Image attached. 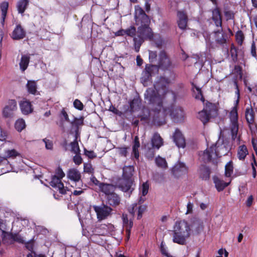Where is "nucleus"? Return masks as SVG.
I'll use <instances>...</instances> for the list:
<instances>
[{
    "instance_id": "51",
    "label": "nucleus",
    "mask_w": 257,
    "mask_h": 257,
    "mask_svg": "<svg viewBox=\"0 0 257 257\" xmlns=\"http://www.w3.org/2000/svg\"><path fill=\"white\" fill-rule=\"evenodd\" d=\"M149 60L151 62H154L157 60V52L156 51H149Z\"/></svg>"
},
{
    "instance_id": "2",
    "label": "nucleus",
    "mask_w": 257,
    "mask_h": 257,
    "mask_svg": "<svg viewBox=\"0 0 257 257\" xmlns=\"http://www.w3.org/2000/svg\"><path fill=\"white\" fill-rule=\"evenodd\" d=\"M135 9V18L136 24L138 26V31L136 32L135 27L132 26L125 30V34L134 37L135 50L138 52L144 40L152 39L153 34L152 29L149 27L150 20L148 16L139 6H136Z\"/></svg>"
},
{
    "instance_id": "49",
    "label": "nucleus",
    "mask_w": 257,
    "mask_h": 257,
    "mask_svg": "<svg viewBox=\"0 0 257 257\" xmlns=\"http://www.w3.org/2000/svg\"><path fill=\"white\" fill-rule=\"evenodd\" d=\"M230 53L233 60H236L237 57V49L233 44H232L230 49Z\"/></svg>"
},
{
    "instance_id": "9",
    "label": "nucleus",
    "mask_w": 257,
    "mask_h": 257,
    "mask_svg": "<svg viewBox=\"0 0 257 257\" xmlns=\"http://www.w3.org/2000/svg\"><path fill=\"white\" fill-rule=\"evenodd\" d=\"M17 102L15 100H9L3 110V115L5 117H11L17 110Z\"/></svg>"
},
{
    "instance_id": "13",
    "label": "nucleus",
    "mask_w": 257,
    "mask_h": 257,
    "mask_svg": "<svg viewBox=\"0 0 257 257\" xmlns=\"http://www.w3.org/2000/svg\"><path fill=\"white\" fill-rule=\"evenodd\" d=\"M67 177L71 180L73 181L75 184V187L78 186H83L82 181H80L81 175L80 172L76 169L73 168L70 169L67 173Z\"/></svg>"
},
{
    "instance_id": "57",
    "label": "nucleus",
    "mask_w": 257,
    "mask_h": 257,
    "mask_svg": "<svg viewBox=\"0 0 257 257\" xmlns=\"http://www.w3.org/2000/svg\"><path fill=\"white\" fill-rule=\"evenodd\" d=\"M45 144V147L48 150H52L53 148V143L51 141L44 139L43 140Z\"/></svg>"
},
{
    "instance_id": "55",
    "label": "nucleus",
    "mask_w": 257,
    "mask_h": 257,
    "mask_svg": "<svg viewBox=\"0 0 257 257\" xmlns=\"http://www.w3.org/2000/svg\"><path fill=\"white\" fill-rule=\"evenodd\" d=\"M72 187H75L76 188H78L79 190H74L73 192H72V194L75 195V196H78V195H81V194H82L83 192H84V191L83 189H81V187H82V186H78V185L76 186V187H75V186H72Z\"/></svg>"
},
{
    "instance_id": "59",
    "label": "nucleus",
    "mask_w": 257,
    "mask_h": 257,
    "mask_svg": "<svg viewBox=\"0 0 257 257\" xmlns=\"http://www.w3.org/2000/svg\"><path fill=\"white\" fill-rule=\"evenodd\" d=\"M224 15L227 20H232L234 18V13L231 11H225L224 12Z\"/></svg>"
},
{
    "instance_id": "63",
    "label": "nucleus",
    "mask_w": 257,
    "mask_h": 257,
    "mask_svg": "<svg viewBox=\"0 0 257 257\" xmlns=\"http://www.w3.org/2000/svg\"><path fill=\"white\" fill-rule=\"evenodd\" d=\"M27 257H46L45 255L42 254H37L34 252H31L27 255Z\"/></svg>"
},
{
    "instance_id": "20",
    "label": "nucleus",
    "mask_w": 257,
    "mask_h": 257,
    "mask_svg": "<svg viewBox=\"0 0 257 257\" xmlns=\"http://www.w3.org/2000/svg\"><path fill=\"white\" fill-rule=\"evenodd\" d=\"M213 180L215 187L219 192L222 191L226 187L229 185L231 182L230 180L228 182H225L217 176L213 177Z\"/></svg>"
},
{
    "instance_id": "46",
    "label": "nucleus",
    "mask_w": 257,
    "mask_h": 257,
    "mask_svg": "<svg viewBox=\"0 0 257 257\" xmlns=\"http://www.w3.org/2000/svg\"><path fill=\"white\" fill-rule=\"evenodd\" d=\"M233 167L231 162L228 163L225 166V175L227 177L231 176L233 173Z\"/></svg>"
},
{
    "instance_id": "17",
    "label": "nucleus",
    "mask_w": 257,
    "mask_h": 257,
    "mask_svg": "<svg viewBox=\"0 0 257 257\" xmlns=\"http://www.w3.org/2000/svg\"><path fill=\"white\" fill-rule=\"evenodd\" d=\"M26 36V31L20 25H17L13 31L11 37L14 40L23 39Z\"/></svg>"
},
{
    "instance_id": "32",
    "label": "nucleus",
    "mask_w": 257,
    "mask_h": 257,
    "mask_svg": "<svg viewBox=\"0 0 257 257\" xmlns=\"http://www.w3.org/2000/svg\"><path fill=\"white\" fill-rule=\"evenodd\" d=\"M31 104L28 101H24L20 104V107L22 113L28 114L32 111Z\"/></svg>"
},
{
    "instance_id": "30",
    "label": "nucleus",
    "mask_w": 257,
    "mask_h": 257,
    "mask_svg": "<svg viewBox=\"0 0 257 257\" xmlns=\"http://www.w3.org/2000/svg\"><path fill=\"white\" fill-rule=\"evenodd\" d=\"M30 56L27 55H24L22 56L19 65L20 69L23 71H25L29 65L30 62Z\"/></svg>"
},
{
    "instance_id": "33",
    "label": "nucleus",
    "mask_w": 257,
    "mask_h": 257,
    "mask_svg": "<svg viewBox=\"0 0 257 257\" xmlns=\"http://www.w3.org/2000/svg\"><path fill=\"white\" fill-rule=\"evenodd\" d=\"M211 117L210 114L208 113L205 109H203L198 112L197 117L205 124L207 123Z\"/></svg>"
},
{
    "instance_id": "23",
    "label": "nucleus",
    "mask_w": 257,
    "mask_h": 257,
    "mask_svg": "<svg viewBox=\"0 0 257 257\" xmlns=\"http://www.w3.org/2000/svg\"><path fill=\"white\" fill-rule=\"evenodd\" d=\"M108 204L112 206H116L119 204L120 198L117 194L114 192L106 197Z\"/></svg>"
},
{
    "instance_id": "6",
    "label": "nucleus",
    "mask_w": 257,
    "mask_h": 257,
    "mask_svg": "<svg viewBox=\"0 0 257 257\" xmlns=\"http://www.w3.org/2000/svg\"><path fill=\"white\" fill-rule=\"evenodd\" d=\"M57 176L54 175L52 177L51 181L50 182V185L59 191L62 194L66 193V190L64 188L63 183L61 182V179L64 177L65 174L62 169L58 168L56 171Z\"/></svg>"
},
{
    "instance_id": "62",
    "label": "nucleus",
    "mask_w": 257,
    "mask_h": 257,
    "mask_svg": "<svg viewBox=\"0 0 257 257\" xmlns=\"http://www.w3.org/2000/svg\"><path fill=\"white\" fill-rule=\"evenodd\" d=\"M61 115L63 117L65 120L70 122L68 114L64 108L61 110Z\"/></svg>"
},
{
    "instance_id": "15",
    "label": "nucleus",
    "mask_w": 257,
    "mask_h": 257,
    "mask_svg": "<svg viewBox=\"0 0 257 257\" xmlns=\"http://www.w3.org/2000/svg\"><path fill=\"white\" fill-rule=\"evenodd\" d=\"M146 209V206L138 205L137 203L133 204L128 208L129 213L134 217L135 213H137V219H140L142 218L143 213Z\"/></svg>"
},
{
    "instance_id": "4",
    "label": "nucleus",
    "mask_w": 257,
    "mask_h": 257,
    "mask_svg": "<svg viewBox=\"0 0 257 257\" xmlns=\"http://www.w3.org/2000/svg\"><path fill=\"white\" fill-rule=\"evenodd\" d=\"M190 234L191 229L187 221L180 220L176 222L173 230L174 242L184 245Z\"/></svg>"
},
{
    "instance_id": "16",
    "label": "nucleus",
    "mask_w": 257,
    "mask_h": 257,
    "mask_svg": "<svg viewBox=\"0 0 257 257\" xmlns=\"http://www.w3.org/2000/svg\"><path fill=\"white\" fill-rule=\"evenodd\" d=\"M173 141L178 148H185L186 146L185 138L178 129H176L174 134Z\"/></svg>"
},
{
    "instance_id": "61",
    "label": "nucleus",
    "mask_w": 257,
    "mask_h": 257,
    "mask_svg": "<svg viewBox=\"0 0 257 257\" xmlns=\"http://www.w3.org/2000/svg\"><path fill=\"white\" fill-rule=\"evenodd\" d=\"M193 204L191 202H188L187 205L186 214H191L193 212Z\"/></svg>"
},
{
    "instance_id": "31",
    "label": "nucleus",
    "mask_w": 257,
    "mask_h": 257,
    "mask_svg": "<svg viewBox=\"0 0 257 257\" xmlns=\"http://www.w3.org/2000/svg\"><path fill=\"white\" fill-rule=\"evenodd\" d=\"M199 173L202 179L207 180L210 177V171L208 167L202 165L199 168Z\"/></svg>"
},
{
    "instance_id": "60",
    "label": "nucleus",
    "mask_w": 257,
    "mask_h": 257,
    "mask_svg": "<svg viewBox=\"0 0 257 257\" xmlns=\"http://www.w3.org/2000/svg\"><path fill=\"white\" fill-rule=\"evenodd\" d=\"M250 52H251V55L253 57L256 58L257 55H256V46H255V44L254 42H253V41L252 42L251 45Z\"/></svg>"
},
{
    "instance_id": "21",
    "label": "nucleus",
    "mask_w": 257,
    "mask_h": 257,
    "mask_svg": "<svg viewBox=\"0 0 257 257\" xmlns=\"http://www.w3.org/2000/svg\"><path fill=\"white\" fill-rule=\"evenodd\" d=\"M212 18L217 27H221L222 19L220 12L218 8H216L212 11Z\"/></svg>"
},
{
    "instance_id": "37",
    "label": "nucleus",
    "mask_w": 257,
    "mask_h": 257,
    "mask_svg": "<svg viewBox=\"0 0 257 257\" xmlns=\"http://www.w3.org/2000/svg\"><path fill=\"white\" fill-rule=\"evenodd\" d=\"M155 163L158 167L162 169H166L168 168L167 163L165 158L158 156L156 158Z\"/></svg>"
},
{
    "instance_id": "40",
    "label": "nucleus",
    "mask_w": 257,
    "mask_h": 257,
    "mask_svg": "<svg viewBox=\"0 0 257 257\" xmlns=\"http://www.w3.org/2000/svg\"><path fill=\"white\" fill-rule=\"evenodd\" d=\"M109 226H110V225H107L105 224H101L99 226L97 227L96 231L101 235H105L109 232Z\"/></svg>"
},
{
    "instance_id": "56",
    "label": "nucleus",
    "mask_w": 257,
    "mask_h": 257,
    "mask_svg": "<svg viewBox=\"0 0 257 257\" xmlns=\"http://www.w3.org/2000/svg\"><path fill=\"white\" fill-rule=\"evenodd\" d=\"M84 154L90 159H93L96 157V154L93 151H88L85 149Z\"/></svg>"
},
{
    "instance_id": "18",
    "label": "nucleus",
    "mask_w": 257,
    "mask_h": 257,
    "mask_svg": "<svg viewBox=\"0 0 257 257\" xmlns=\"http://www.w3.org/2000/svg\"><path fill=\"white\" fill-rule=\"evenodd\" d=\"M178 27L182 30H185L187 26L188 18L183 12L179 11L177 14Z\"/></svg>"
},
{
    "instance_id": "29",
    "label": "nucleus",
    "mask_w": 257,
    "mask_h": 257,
    "mask_svg": "<svg viewBox=\"0 0 257 257\" xmlns=\"http://www.w3.org/2000/svg\"><path fill=\"white\" fill-rule=\"evenodd\" d=\"M248 154V150L245 145H242L238 147L237 156L239 160H244Z\"/></svg>"
},
{
    "instance_id": "53",
    "label": "nucleus",
    "mask_w": 257,
    "mask_h": 257,
    "mask_svg": "<svg viewBox=\"0 0 257 257\" xmlns=\"http://www.w3.org/2000/svg\"><path fill=\"white\" fill-rule=\"evenodd\" d=\"M71 123L73 126H75V127L78 128L79 125H81L83 124V120L81 119L75 118L74 120L71 121Z\"/></svg>"
},
{
    "instance_id": "35",
    "label": "nucleus",
    "mask_w": 257,
    "mask_h": 257,
    "mask_svg": "<svg viewBox=\"0 0 257 257\" xmlns=\"http://www.w3.org/2000/svg\"><path fill=\"white\" fill-rule=\"evenodd\" d=\"M9 7V3L3 2L0 5V8L2 11V23L4 25L5 20L7 14V11Z\"/></svg>"
},
{
    "instance_id": "47",
    "label": "nucleus",
    "mask_w": 257,
    "mask_h": 257,
    "mask_svg": "<svg viewBox=\"0 0 257 257\" xmlns=\"http://www.w3.org/2000/svg\"><path fill=\"white\" fill-rule=\"evenodd\" d=\"M19 154L15 150H8L5 152V156L7 158H15L19 156Z\"/></svg>"
},
{
    "instance_id": "58",
    "label": "nucleus",
    "mask_w": 257,
    "mask_h": 257,
    "mask_svg": "<svg viewBox=\"0 0 257 257\" xmlns=\"http://www.w3.org/2000/svg\"><path fill=\"white\" fill-rule=\"evenodd\" d=\"M80 154H77L73 157V160L75 164L77 165H79L82 163V159L81 156L79 155Z\"/></svg>"
},
{
    "instance_id": "22",
    "label": "nucleus",
    "mask_w": 257,
    "mask_h": 257,
    "mask_svg": "<svg viewBox=\"0 0 257 257\" xmlns=\"http://www.w3.org/2000/svg\"><path fill=\"white\" fill-rule=\"evenodd\" d=\"M158 66L157 65H147L144 72L146 77L145 79H149L152 74L158 71Z\"/></svg>"
},
{
    "instance_id": "64",
    "label": "nucleus",
    "mask_w": 257,
    "mask_h": 257,
    "mask_svg": "<svg viewBox=\"0 0 257 257\" xmlns=\"http://www.w3.org/2000/svg\"><path fill=\"white\" fill-rule=\"evenodd\" d=\"M253 196L252 195H250L248 197V198L246 201V205L247 206L250 207L251 205L252 201H253Z\"/></svg>"
},
{
    "instance_id": "42",
    "label": "nucleus",
    "mask_w": 257,
    "mask_h": 257,
    "mask_svg": "<svg viewBox=\"0 0 257 257\" xmlns=\"http://www.w3.org/2000/svg\"><path fill=\"white\" fill-rule=\"evenodd\" d=\"M16 129L18 132H21L26 127V124L23 119H18L15 124Z\"/></svg>"
},
{
    "instance_id": "3",
    "label": "nucleus",
    "mask_w": 257,
    "mask_h": 257,
    "mask_svg": "<svg viewBox=\"0 0 257 257\" xmlns=\"http://www.w3.org/2000/svg\"><path fill=\"white\" fill-rule=\"evenodd\" d=\"M228 148L223 143V141L219 140L215 144L212 145L203 152L199 154L200 159L203 162L217 163L218 158L227 154Z\"/></svg>"
},
{
    "instance_id": "48",
    "label": "nucleus",
    "mask_w": 257,
    "mask_h": 257,
    "mask_svg": "<svg viewBox=\"0 0 257 257\" xmlns=\"http://www.w3.org/2000/svg\"><path fill=\"white\" fill-rule=\"evenodd\" d=\"M84 172L88 174L93 173V168L92 166L90 163H84Z\"/></svg>"
},
{
    "instance_id": "25",
    "label": "nucleus",
    "mask_w": 257,
    "mask_h": 257,
    "mask_svg": "<svg viewBox=\"0 0 257 257\" xmlns=\"http://www.w3.org/2000/svg\"><path fill=\"white\" fill-rule=\"evenodd\" d=\"M30 0H19L17 3V9L19 12L21 14H23L27 9Z\"/></svg>"
},
{
    "instance_id": "52",
    "label": "nucleus",
    "mask_w": 257,
    "mask_h": 257,
    "mask_svg": "<svg viewBox=\"0 0 257 257\" xmlns=\"http://www.w3.org/2000/svg\"><path fill=\"white\" fill-rule=\"evenodd\" d=\"M74 106L77 109L81 110L83 109V103L78 99H76L73 102Z\"/></svg>"
},
{
    "instance_id": "44",
    "label": "nucleus",
    "mask_w": 257,
    "mask_h": 257,
    "mask_svg": "<svg viewBox=\"0 0 257 257\" xmlns=\"http://www.w3.org/2000/svg\"><path fill=\"white\" fill-rule=\"evenodd\" d=\"M149 184L148 183V182H144L140 187V192L143 196H145L147 194L149 191Z\"/></svg>"
},
{
    "instance_id": "36",
    "label": "nucleus",
    "mask_w": 257,
    "mask_h": 257,
    "mask_svg": "<svg viewBox=\"0 0 257 257\" xmlns=\"http://www.w3.org/2000/svg\"><path fill=\"white\" fill-rule=\"evenodd\" d=\"M204 109L207 111L208 113L210 114L211 116H215L217 114L215 105L212 103L207 102Z\"/></svg>"
},
{
    "instance_id": "41",
    "label": "nucleus",
    "mask_w": 257,
    "mask_h": 257,
    "mask_svg": "<svg viewBox=\"0 0 257 257\" xmlns=\"http://www.w3.org/2000/svg\"><path fill=\"white\" fill-rule=\"evenodd\" d=\"M192 89L193 91L195 92V89L196 90V94H195V98L197 99L201 100L202 101H204V99L203 97V95L202 94V92L201 90V89L197 87L196 85H195L193 83H192Z\"/></svg>"
},
{
    "instance_id": "34",
    "label": "nucleus",
    "mask_w": 257,
    "mask_h": 257,
    "mask_svg": "<svg viewBox=\"0 0 257 257\" xmlns=\"http://www.w3.org/2000/svg\"><path fill=\"white\" fill-rule=\"evenodd\" d=\"M140 144L139 142V139L138 136H136L134 139V145L133 147V152L134 155V157L136 159H138L139 158V148H140Z\"/></svg>"
},
{
    "instance_id": "12",
    "label": "nucleus",
    "mask_w": 257,
    "mask_h": 257,
    "mask_svg": "<svg viewBox=\"0 0 257 257\" xmlns=\"http://www.w3.org/2000/svg\"><path fill=\"white\" fill-rule=\"evenodd\" d=\"M170 115L175 121L182 122L184 120L185 113L181 107L177 106L172 109Z\"/></svg>"
},
{
    "instance_id": "45",
    "label": "nucleus",
    "mask_w": 257,
    "mask_h": 257,
    "mask_svg": "<svg viewBox=\"0 0 257 257\" xmlns=\"http://www.w3.org/2000/svg\"><path fill=\"white\" fill-rule=\"evenodd\" d=\"M235 39L237 44L240 46L242 45L244 40V36L241 30H239L236 33Z\"/></svg>"
},
{
    "instance_id": "14",
    "label": "nucleus",
    "mask_w": 257,
    "mask_h": 257,
    "mask_svg": "<svg viewBox=\"0 0 257 257\" xmlns=\"http://www.w3.org/2000/svg\"><path fill=\"white\" fill-rule=\"evenodd\" d=\"M188 169L185 164L178 162L176 164L172 169L173 175L176 177H179L187 173Z\"/></svg>"
},
{
    "instance_id": "28",
    "label": "nucleus",
    "mask_w": 257,
    "mask_h": 257,
    "mask_svg": "<svg viewBox=\"0 0 257 257\" xmlns=\"http://www.w3.org/2000/svg\"><path fill=\"white\" fill-rule=\"evenodd\" d=\"M245 118L249 124H253L254 121V112L251 107H247L245 109Z\"/></svg>"
},
{
    "instance_id": "10",
    "label": "nucleus",
    "mask_w": 257,
    "mask_h": 257,
    "mask_svg": "<svg viewBox=\"0 0 257 257\" xmlns=\"http://www.w3.org/2000/svg\"><path fill=\"white\" fill-rule=\"evenodd\" d=\"M158 67L163 70L169 69L171 66V61L164 50L160 52L159 55Z\"/></svg>"
},
{
    "instance_id": "38",
    "label": "nucleus",
    "mask_w": 257,
    "mask_h": 257,
    "mask_svg": "<svg viewBox=\"0 0 257 257\" xmlns=\"http://www.w3.org/2000/svg\"><path fill=\"white\" fill-rule=\"evenodd\" d=\"M27 88L29 93L35 94L37 91L36 82L32 80H28L27 84Z\"/></svg>"
},
{
    "instance_id": "39",
    "label": "nucleus",
    "mask_w": 257,
    "mask_h": 257,
    "mask_svg": "<svg viewBox=\"0 0 257 257\" xmlns=\"http://www.w3.org/2000/svg\"><path fill=\"white\" fill-rule=\"evenodd\" d=\"M134 168L132 166L125 167L123 169L122 177L132 179L133 175Z\"/></svg>"
},
{
    "instance_id": "50",
    "label": "nucleus",
    "mask_w": 257,
    "mask_h": 257,
    "mask_svg": "<svg viewBox=\"0 0 257 257\" xmlns=\"http://www.w3.org/2000/svg\"><path fill=\"white\" fill-rule=\"evenodd\" d=\"M160 250L162 254L166 256V257H171V255L168 252L167 247L163 242H162L160 245Z\"/></svg>"
},
{
    "instance_id": "26",
    "label": "nucleus",
    "mask_w": 257,
    "mask_h": 257,
    "mask_svg": "<svg viewBox=\"0 0 257 257\" xmlns=\"http://www.w3.org/2000/svg\"><path fill=\"white\" fill-rule=\"evenodd\" d=\"M152 144L154 148L159 149L163 145L162 138L158 133H155L152 139Z\"/></svg>"
},
{
    "instance_id": "27",
    "label": "nucleus",
    "mask_w": 257,
    "mask_h": 257,
    "mask_svg": "<svg viewBox=\"0 0 257 257\" xmlns=\"http://www.w3.org/2000/svg\"><path fill=\"white\" fill-rule=\"evenodd\" d=\"M214 38L215 42L220 45H222L226 43V40L225 38V34L219 30L216 31L214 34Z\"/></svg>"
},
{
    "instance_id": "24",
    "label": "nucleus",
    "mask_w": 257,
    "mask_h": 257,
    "mask_svg": "<svg viewBox=\"0 0 257 257\" xmlns=\"http://www.w3.org/2000/svg\"><path fill=\"white\" fill-rule=\"evenodd\" d=\"M100 190L104 193L106 197L114 193L115 187L111 184L101 183L99 185Z\"/></svg>"
},
{
    "instance_id": "43",
    "label": "nucleus",
    "mask_w": 257,
    "mask_h": 257,
    "mask_svg": "<svg viewBox=\"0 0 257 257\" xmlns=\"http://www.w3.org/2000/svg\"><path fill=\"white\" fill-rule=\"evenodd\" d=\"M71 146V151L77 155L80 154V149L78 145V143L77 141H76V139H75V141L73 142H71L70 144Z\"/></svg>"
},
{
    "instance_id": "7",
    "label": "nucleus",
    "mask_w": 257,
    "mask_h": 257,
    "mask_svg": "<svg viewBox=\"0 0 257 257\" xmlns=\"http://www.w3.org/2000/svg\"><path fill=\"white\" fill-rule=\"evenodd\" d=\"M93 208L96 213L97 217L99 220L106 218L110 215L112 211L111 208L104 204L100 206L94 205L93 206Z\"/></svg>"
},
{
    "instance_id": "8",
    "label": "nucleus",
    "mask_w": 257,
    "mask_h": 257,
    "mask_svg": "<svg viewBox=\"0 0 257 257\" xmlns=\"http://www.w3.org/2000/svg\"><path fill=\"white\" fill-rule=\"evenodd\" d=\"M191 232L194 234H199L204 228L203 222L197 217H193L191 219V224L189 225Z\"/></svg>"
},
{
    "instance_id": "54",
    "label": "nucleus",
    "mask_w": 257,
    "mask_h": 257,
    "mask_svg": "<svg viewBox=\"0 0 257 257\" xmlns=\"http://www.w3.org/2000/svg\"><path fill=\"white\" fill-rule=\"evenodd\" d=\"M253 162L251 163V167L252 169V177L255 178L256 175V172L255 167L257 166V163L255 160L254 156L253 155Z\"/></svg>"
},
{
    "instance_id": "5",
    "label": "nucleus",
    "mask_w": 257,
    "mask_h": 257,
    "mask_svg": "<svg viewBox=\"0 0 257 257\" xmlns=\"http://www.w3.org/2000/svg\"><path fill=\"white\" fill-rule=\"evenodd\" d=\"M230 123L229 130L231 132V138L233 140L237 139L238 142L240 141V136H238V114L236 106L232 108L229 114Z\"/></svg>"
},
{
    "instance_id": "19",
    "label": "nucleus",
    "mask_w": 257,
    "mask_h": 257,
    "mask_svg": "<svg viewBox=\"0 0 257 257\" xmlns=\"http://www.w3.org/2000/svg\"><path fill=\"white\" fill-rule=\"evenodd\" d=\"M122 219L123 221V226L125 229L126 233L127 235V239H128L131 234V228L133 225V222L131 219H128L127 215L126 214H122Z\"/></svg>"
},
{
    "instance_id": "11",
    "label": "nucleus",
    "mask_w": 257,
    "mask_h": 257,
    "mask_svg": "<svg viewBox=\"0 0 257 257\" xmlns=\"http://www.w3.org/2000/svg\"><path fill=\"white\" fill-rule=\"evenodd\" d=\"M133 182V179L122 177L119 181L117 186L121 191L131 193L134 190V188L132 187Z\"/></svg>"
},
{
    "instance_id": "1",
    "label": "nucleus",
    "mask_w": 257,
    "mask_h": 257,
    "mask_svg": "<svg viewBox=\"0 0 257 257\" xmlns=\"http://www.w3.org/2000/svg\"><path fill=\"white\" fill-rule=\"evenodd\" d=\"M168 82L164 78H161L154 85V88L147 89L145 93V99L152 105V110L144 107L142 114L140 116L141 121L146 123L152 121L153 123L160 125L164 122L165 116L170 111L163 106V99L169 91Z\"/></svg>"
}]
</instances>
